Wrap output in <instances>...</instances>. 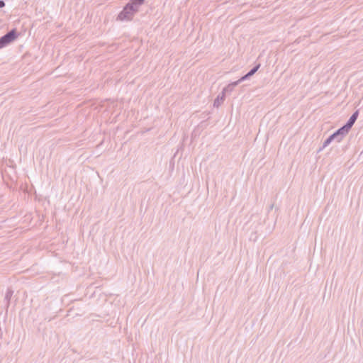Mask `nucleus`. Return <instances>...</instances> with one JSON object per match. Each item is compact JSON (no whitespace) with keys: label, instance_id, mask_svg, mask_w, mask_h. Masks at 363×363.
Masks as SVG:
<instances>
[{"label":"nucleus","instance_id":"nucleus-1","mask_svg":"<svg viewBox=\"0 0 363 363\" xmlns=\"http://www.w3.org/2000/svg\"><path fill=\"white\" fill-rule=\"evenodd\" d=\"M144 3V0H130L123 11L118 14V18L121 21H129L132 19L139 7Z\"/></svg>","mask_w":363,"mask_h":363},{"label":"nucleus","instance_id":"nucleus-2","mask_svg":"<svg viewBox=\"0 0 363 363\" xmlns=\"http://www.w3.org/2000/svg\"><path fill=\"white\" fill-rule=\"evenodd\" d=\"M18 37L16 29H12L0 38V49L12 43Z\"/></svg>","mask_w":363,"mask_h":363},{"label":"nucleus","instance_id":"nucleus-3","mask_svg":"<svg viewBox=\"0 0 363 363\" xmlns=\"http://www.w3.org/2000/svg\"><path fill=\"white\" fill-rule=\"evenodd\" d=\"M359 114V111H356L352 113V115L350 116L347 122L345 125H344L342 128H344L347 133H349L351 128L353 126L354 123L357 119Z\"/></svg>","mask_w":363,"mask_h":363},{"label":"nucleus","instance_id":"nucleus-4","mask_svg":"<svg viewBox=\"0 0 363 363\" xmlns=\"http://www.w3.org/2000/svg\"><path fill=\"white\" fill-rule=\"evenodd\" d=\"M348 133L342 127L337 130L334 133H333L331 135L334 140V141L337 143H340L343 138Z\"/></svg>","mask_w":363,"mask_h":363},{"label":"nucleus","instance_id":"nucleus-5","mask_svg":"<svg viewBox=\"0 0 363 363\" xmlns=\"http://www.w3.org/2000/svg\"><path fill=\"white\" fill-rule=\"evenodd\" d=\"M260 67V65L258 64L257 65H256L255 67H254L252 69H251L246 74H245L244 76H242L240 79V81L242 82L244 80H246V79H248L250 77H252V75H254L256 72L258 70V69Z\"/></svg>","mask_w":363,"mask_h":363},{"label":"nucleus","instance_id":"nucleus-6","mask_svg":"<svg viewBox=\"0 0 363 363\" xmlns=\"http://www.w3.org/2000/svg\"><path fill=\"white\" fill-rule=\"evenodd\" d=\"M241 82V81H240V79H238V81H235L234 82H232L230 84H229L227 86H225L223 89V91L222 93H224V95H225V93H228V92H231L233 91V90L234 89V88L238 85V84Z\"/></svg>","mask_w":363,"mask_h":363},{"label":"nucleus","instance_id":"nucleus-7","mask_svg":"<svg viewBox=\"0 0 363 363\" xmlns=\"http://www.w3.org/2000/svg\"><path fill=\"white\" fill-rule=\"evenodd\" d=\"M225 99L224 93H222L221 95H218L217 98L214 100L213 106L215 107H219L220 105L223 102Z\"/></svg>","mask_w":363,"mask_h":363},{"label":"nucleus","instance_id":"nucleus-8","mask_svg":"<svg viewBox=\"0 0 363 363\" xmlns=\"http://www.w3.org/2000/svg\"><path fill=\"white\" fill-rule=\"evenodd\" d=\"M13 294V291L11 289H8L6 294H5V301H6V305L9 306L10 300Z\"/></svg>","mask_w":363,"mask_h":363},{"label":"nucleus","instance_id":"nucleus-9","mask_svg":"<svg viewBox=\"0 0 363 363\" xmlns=\"http://www.w3.org/2000/svg\"><path fill=\"white\" fill-rule=\"evenodd\" d=\"M333 141H334L332 135H330L324 142L323 144V147L320 148V151L326 147L328 145H329Z\"/></svg>","mask_w":363,"mask_h":363},{"label":"nucleus","instance_id":"nucleus-10","mask_svg":"<svg viewBox=\"0 0 363 363\" xmlns=\"http://www.w3.org/2000/svg\"><path fill=\"white\" fill-rule=\"evenodd\" d=\"M5 6V3L3 0H0V8H3Z\"/></svg>","mask_w":363,"mask_h":363}]
</instances>
